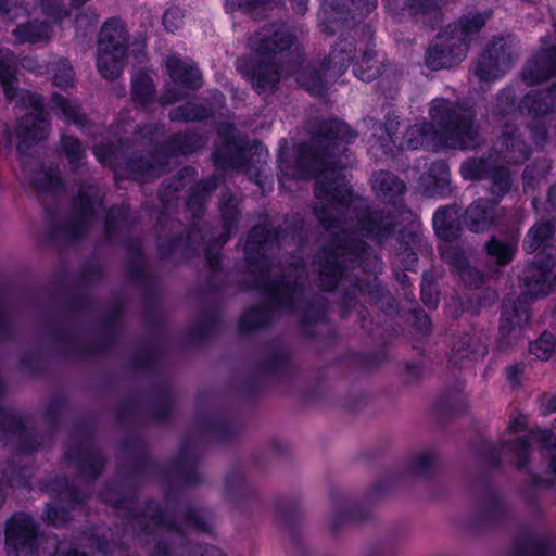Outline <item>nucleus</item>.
I'll return each instance as SVG.
<instances>
[{
    "mask_svg": "<svg viewBox=\"0 0 556 556\" xmlns=\"http://www.w3.org/2000/svg\"><path fill=\"white\" fill-rule=\"evenodd\" d=\"M294 43V36L283 23L265 25L249 40L254 53L252 59L241 58L237 68L251 80L260 94L276 89L280 79L291 75L309 93L320 96L326 90L327 76H339L362 51V63L355 68V75L364 81H370L379 74V67L369 65L374 52L368 42H339L332 49L327 62L318 64L305 63L302 52L296 47L288 51Z\"/></svg>",
    "mask_w": 556,
    "mask_h": 556,
    "instance_id": "obj_1",
    "label": "nucleus"
},
{
    "mask_svg": "<svg viewBox=\"0 0 556 556\" xmlns=\"http://www.w3.org/2000/svg\"><path fill=\"white\" fill-rule=\"evenodd\" d=\"M356 134L345 123L332 119L321 123L318 132L313 138L314 147H301L294 165L285 159L281 152L278 156L281 172L280 184L287 187L289 179H308L316 177L315 194L317 203L315 215L328 230L350 229L348 219H358V231H368L362 211L364 201L355 197L346 179V168L341 165L339 152L342 144L350 143Z\"/></svg>",
    "mask_w": 556,
    "mask_h": 556,
    "instance_id": "obj_2",
    "label": "nucleus"
},
{
    "mask_svg": "<svg viewBox=\"0 0 556 556\" xmlns=\"http://www.w3.org/2000/svg\"><path fill=\"white\" fill-rule=\"evenodd\" d=\"M429 114L431 123L410 126L396 147L408 150L429 147L434 132L450 149L469 151L483 144L484 139L473 109L446 99H434Z\"/></svg>",
    "mask_w": 556,
    "mask_h": 556,
    "instance_id": "obj_3",
    "label": "nucleus"
},
{
    "mask_svg": "<svg viewBox=\"0 0 556 556\" xmlns=\"http://www.w3.org/2000/svg\"><path fill=\"white\" fill-rule=\"evenodd\" d=\"M556 262L551 255L539 253L534 261L522 269L519 275L521 296L506 298L502 303V314L496 348L506 352L520 334L521 327L530 320L528 300H535L549 294L548 282Z\"/></svg>",
    "mask_w": 556,
    "mask_h": 556,
    "instance_id": "obj_4",
    "label": "nucleus"
},
{
    "mask_svg": "<svg viewBox=\"0 0 556 556\" xmlns=\"http://www.w3.org/2000/svg\"><path fill=\"white\" fill-rule=\"evenodd\" d=\"M407 186L392 173L384 172V242L395 236L407 254L404 265L414 269L416 249L422 247V230L418 216L406 205Z\"/></svg>",
    "mask_w": 556,
    "mask_h": 556,
    "instance_id": "obj_5",
    "label": "nucleus"
},
{
    "mask_svg": "<svg viewBox=\"0 0 556 556\" xmlns=\"http://www.w3.org/2000/svg\"><path fill=\"white\" fill-rule=\"evenodd\" d=\"M16 60L13 53L5 48H0V84L9 100L17 99V106L26 111L16 128V149L20 154L31 143L41 141L49 134V121L43 109L42 99L27 90L17 91L15 84Z\"/></svg>",
    "mask_w": 556,
    "mask_h": 556,
    "instance_id": "obj_6",
    "label": "nucleus"
},
{
    "mask_svg": "<svg viewBox=\"0 0 556 556\" xmlns=\"http://www.w3.org/2000/svg\"><path fill=\"white\" fill-rule=\"evenodd\" d=\"M128 36L125 23L117 17L109 18L98 36L97 66L105 79L118 77L125 66Z\"/></svg>",
    "mask_w": 556,
    "mask_h": 556,
    "instance_id": "obj_7",
    "label": "nucleus"
},
{
    "mask_svg": "<svg viewBox=\"0 0 556 556\" xmlns=\"http://www.w3.org/2000/svg\"><path fill=\"white\" fill-rule=\"evenodd\" d=\"M460 174L465 180H488L493 202H498L510 191L513 179L508 167L502 165L492 154L469 157L460 165Z\"/></svg>",
    "mask_w": 556,
    "mask_h": 556,
    "instance_id": "obj_8",
    "label": "nucleus"
},
{
    "mask_svg": "<svg viewBox=\"0 0 556 556\" xmlns=\"http://www.w3.org/2000/svg\"><path fill=\"white\" fill-rule=\"evenodd\" d=\"M377 7V0H321L318 25L332 35L343 27H354Z\"/></svg>",
    "mask_w": 556,
    "mask_h": 556,
    "instance_id": "obj_9",
    "label": "nucleus"
},
{
    "mask_svg": "<svg viewBox=\"0 0 556 556\" xmlns=\"http://www.w3.org/2000/svg\"><path fill=\"white\" fill-rule=\"evenodd\" d=\"M219 137L223 146L213 153L216 166L220 168L245 169L250 160L248 156L256 157L255 162L263 163L268 156V151L258 142L247 144L242 138L237 136L236 129L226 125L220 127Z\"/></svg>",
    "mask_w": 556,
    "mask_h": 556,
    "instance_id": "obj_10",
    "label": "nucleus"
},
{
    "mask_svg": "<svg viewBox=\"0 0 556 556\" xmlns=\"http://www.w3.org/2000/svg\"><path fill=\"white\" fill-rule=\"evenodd\" d=\"M165 66L170 77L165 93L160 103L166 105L181 99L188 90H195L202 85L201 74L195 64L189 59L172 54L166 59Z\"/></svg>",
    "mask_w": 556,
    "mask_h": 556,
    "instance_id": "obj_11",
    "label": "nucleus"
},
{
    "mask_svg": "<svg viewBox=\"0 0 556 556\" xmlns=\"http://www.w3.org/2000/svg\"><path fill=\"white\" fill-rule=\"evenodd\" d=\"M467 45L464 39L443 28L425 54V64L432 71L450 68L459 64L467 55Z\"/></svg>",
    "mask_w": 556,
    "mask_h": 556,
    "instance_id": "obj_12",
    "label": "nucleus"
},
{
    "mask_svg": "<svg viewBox=\"0 0 556 556\" xmlns=\"http://www.w3.org/2000/svg\"><path fill=\"white\" fill-rule=\"evenodd\" d=\"M5 544L9 556H39L37 528L26 514H14L7 522Z\"/></svg>",
    "mask_w": 556,
    "mask_h": 556,
    "instance_id": "obj_13",
    "label": "nucleus"
},
{
    "mask_svg": "<svg viewBox=\"0 0 556 556\" xmlns=\"http://www.w3.org/2000/svg\"><path fill=\"white\" fill-rule=\"evenodd\" d=\"M513 56L510 47L500 37L491 41L473 66V74L481 81L498 79L510 68Z\"/></svg>",
    "mask_w": 556,
    "mask_h": 556,
    "instance_id": "obj_14",
    "label": "nucleus"
},
{
    "mask_svg": "<svg viewBox=\"0 0 556 556\" xmlns=\"http://www.w3.org/2000/svg\"><path fill=\"white\" fill-rule=\"evenodd\" d=\"M530 448L531 444L526 437L506 441L501 445L484 443L482 459L490 468H498L502 463V453L504 450H507L515 466L518 469H525L530 460Z\"/></svg>",
    "mask_w": 556,
    "mask_h": 556,
    "instance_id": "obj_15",
    "label": "nucleus"
},
{
    "mask_svg": "<svg viewBox=\"0 0 556 556\" xmlns=\"http://www.w3.org/2000/svg\"><path fill=\"white\" fill-rule=\"evenodd\" d=\"M493 200L479 198L463 212L464 227L473 233H483L497 223L500 208Z\"/></svg>",
    "mask_w": 556,
    "mask_h": 556,
    "instance_id": "obj_16",
    "label": "nucleus"
},
{
    "mask_svg": "<svg viewBox=\"0 0 556 556\" xmlns=\"http://www.w3.org/2000/svg\"><path fill=\"white\" fill-rule=\"evenodd\" d=\"M433 230L445 242L458 240L464 230L462 208L457 204L439 206L432 216Z\"/></svg>",
    "mask_w": 556,
    "mask_h": 556,
    "instance_id": "obj_17",
    "label": "nucleus"
},
{
    "mask_svg": "<svg viewBox=\"0 0 556 556\" xmlns=\"http://www.w3.org/2000/svg\"><path fill=\"white\" fill-rule=\"evenodd\" d=\"M518 249V236L509 235L505 239L491 236L484 243L486 267L494 274H501L503 268L515 258Z\"/></svg>",
    "mask_w": 556,
    "mask_h": 556,
    "instance_id": "obj_18",
    "label": "nucleus"
},
{
    "mask_svg": "<svg viewBox=\"0 0 556 556\" xmlns=\"http://www.w3.org/2000/svg\"><path fill=\"white\" fill-rule=\"evenodd\" d=\"M507 516V507L502 496L491 488H486L479 498L475 516L472 518L473 527L495 526Z\"/></svg>",
    "mask_w": 556,
    "mask_h": 556,
    "instance_id": "obj_19",
    "label": "nucleus"
},
{
    "mask_svg": "<svg viewBox=\"0 0 556 556\" xmlns=\"http://www.w3.org/2000/svg\"><path fill=\"white\" fill-rule=\"evenodd\" d=\"M508 556H556V545L548 535L526 530L516 538Z\"/></svg>",
    "mask_w": 556,
    "mask_h": 556,
    "instance_id": "obj_20",
    "label": "nucleus"
},
{
    "mask_svg": "<svg viewBox=\"0 0 556 556\" xmlns=\"http://www.w3.org/2000/svg\"><path fill=\"white\" fill-rule=\"evenodd\" d=\"M556 74V46L541 50L522 70V80L528 86L539 85Z\"/></svg>",
    "mask_w": 556,
    "mask_h": 556,
    "instance_id": "obj_21",
    "label": "nucleus"
},
{
    "mask_svg": "<svg viewBox=\"0 0 556 556\" xmlns=\"http://www.w3.org/2000/svg\"><path fill=\"white\" fill-rule=\"evenodd\" d=\"M520 111L526 110L534 119L556 112V81L546 89L532 90L525 94L519 103Z\"/></svg>",
    "mask_w": 556,
    "mask_h": 556,
    "instance_id": "obj_22",
    "label": "nucleus"
},
{
    "mask_svg": "<svg viewBox=\"0 0 556 556\" xmlns=\"http://www.w3.org/2000/svg\"><path fill=\"white\" fill-rule=\"evenodd\" d=\"M485 354L486 348L479 338L470 333H463L454 338L447 361L452 367H463L475 356H484Z\"/></svg>",
    "mask_w": 556,
    "mask_h": 556,
    "instance_id": "obj_23",
    "label": "nucleus"
},
{
    "mask_svg": "<svg viewBox=\"0 0 556 556\" xmlns=\"http://www.w3.org/2000/svg\"><path fill=\"white\" fill-rule=\"evenodd\" d=\"M501 146L505 149V159L511 164L525 163L531 155V148L522 139L516 125L506 124L504 126Z\"/></svg>",
    "mask_w": 556,
    "mask_h": 556,
    "instance_id": "obj_24",
    "label": "nucleus"
},
{
    "mask_svg": "<svg viewBox=\"0 0 556 556\" xmlns=\"http://www.w3.org/2000/svg\"><path fill=\"white\" fill-rule=\"evenodd\" d=\"M345 256V248L334 252H325V261L320 263L319 275L321 287L326 291L334 289L343 277V273L348 268L346 265L342 264Z\"/></svg>",
    "mask_w": 556,
    "mask_h": 556,
    "instance_id": "obj_25",
    "label": "nucleus"
},
{
    "mask_svg": "<svg viewBox=\"0 0 556 556\" xmlns=\"http://www.w3.org/2000/svg\"><path fill=\"white\" fill-rule=\"evenodd\" d=\"M405 5L415 20L434 30L443 20L440 0H406Z\"/></svg>",
    "mask_w": 556,
    "mask_h": 556,
    "instance_id": "obj_26",
    "label": "nucleus"
},
{
    "mask_svg": "<svg viewBox=\"0 0 556 556\" xmlns=\"http://www.w3.org/2000/svg\"><path fill=\"white\" fill-rule=\"evenodd\" d=\"M40 8L42 13L51 18L54 23H62L71 15L68 8H65L63 0H40ZM28 13V10H23L17 7H9L7 1L0 0V17L8 20H16L20 12Z\"/></svg>",
    "mask_w": 556,
    "mask_h": 556,
    "instance_id": "obj_27",
    "label": "nucleus"
},
{
    "mask_svg": "<svg viewBox=\"0 0 556 556\" xmlns=\"http://www.w3.org/2000/svg\"><path fill=\"white\" fill-rule=\"evenodd\" d=\"M555 222L541 220L535 223L526 233L522 248L527 253H534L538 250L551 245L555 233Z\"/></svg>",
    "mask_w": 556,
    "mask_h": 556,
    "instance_id": "obj_28",
    "label": "nucleus"
},
{
    "mask_svg": "<svg viewBox=\"0 0 556 556\" xmlns=\"http://www.w3.org/2000/svg\"><path fill=\"white\" fill-rule=\"evenodd\" d=\"M489 16L486 13H469L463 15L457 23L450 24L445 28L451 29L453 35L463 38L468 51L472 36L485 26Z\"/></svg>",
    "mask_w": 556,
    "mask_h": 556,
    "instance_id": "obj_29",
    "label": "nucleus"
},
{
    "mask_svg": "<svg viewBox=\"0 0 556 556\" xmlns=\"http://www.w3.org/2000/svg\"><path fill=\"white\" fill-rule=\"evenodd\" d=\"M465 407L463 383L456 382L451 388L444 389L434 403V410L441 416H448Z\"/></svg>",
    "mask_w": 556,
    "mask_h": 556,
    "instance_id": "obj_30",
    "label": "nucleus"
},
{
    "mask_svg": "<svg viewBox=\"0 0 556 556\" xmlns=\"http://www.w3.org/2000/svg\"><path fill=\"white\" fill-rule=\"evenodd\" d=\"M12 35L20 42L37 43L49 40L52 36V28L45 22L33 21L18 25Z\"/></svg>",
    "mask_w": 556,
    "mask_h": 556,
    "instance_id": "obj_31",
    "label": "nucleus"
},
{
    "mask_svg": "<svg viewBox=\"0 0 556 556\" xmlns=\"http://www.w3.org/2000/svg\"><path fill=\"white\" fill-rule=\"evenodd\" d=\"M439 468V457L431 450H424L410 458L408 470L412 475L425 479L432 478Z\"/></svg>",
    "mask_w": 556,
    "mask_h": 556,
    "instance_id": "obj_32",
    "label": "nucleus"
},
{
    "mask_svg": "<svg viewBox=\"0 0 556 556\" xmlns=\"http://www.w3.org/2000/svg\"><path fill=\"white\" fill-rule=\"evenodd\" d=\"M429 170L433 179L430 194L441 199L448 198L452 194V187L451 172L447 163L443 160L435 161Z\"/></svg>",
    "mask_w": 556,
    "mask_h": 556,
    "instance_id": "obj_33",
    "label": "nucleus"
},
{
    "mask_svg": "<svg viewBox=\"0 0 556 556\" xmlns=\"http://www.w3.org/2000/svg\"><path fill=\"white\" fill-rule=\"evenodd\" d=\"M51 109L64 122L77 126L84 125V115L81 114L80 108L76 102L70 101L64 97L55 93L51 100Z\"/></svg>",
    "mask_w": 556,
    "mask_h": 556,
    "instance_id": "obj_34",
    "label": "nucleus"
},
{
    "mask_svg": "<svg viewBox=\"0 0 556 556\" xmlns=\"http://www.w3.org/2000/svg\"><path fill=\"white\" fill-rule=\"evenodd\" d=\"M518 110L520 108L519 104H516V90L508 85L496 93L491 114L497 118H505L515 114Z\"/></svg>",
    "mask_w": 556,
    "mask_h": 556,
    "instance_id": "obj_35",
    "label": "nucleus"
},
{
    "mask_svg": "<svg viewBox=\"0 0 556 556\" xmlns=\"http://www.w3.org/2000/svg\"><path fill=\"white\" fill-rule=\"evenodd\" d=\"M154 87L151 77L143 72H138L132 78V98L134 101L142 106H147L153 99Z\"/></svg>",
    "mask_w": 556,
    "mask_h": 556,
    "instance_id": "obj_36",
    "label": "nucleus"
},
{
    "mask_svg": "<svg viewBox=\"0 0 556 556\" xmlns=\"http://www.w3.org/2000/svg\"><path fill=\"white\" fill-rule=\"evenodd\" d=\"M256 288L261 289L276 304H280L285 298L295 293V290H291L283 280L271 281L263 275L260 277Z\"/></svg>",
    "mask_w": 556,
    "mask_h": 556,
    "instance_id": "obj_37",
    "label": "nucleus"
},
{
    "mask_svg": "<svg viewBox=\"0 0 556 556\" xmlns=\"http://www.w3.org/2000/svg\"><path fill=\"white\" fill-rule=\"evenodd\" d=\"M420 300L428 309H437L440 303V291L432 271H424L420 282Z\"/></svg>",
    "mask_w": 556,
    "mask_h": 556,
    "instance_id": "obj_38",
    "label": "nucleus"
},
{
    "mask_svg": "<svg viewBox=\"0 0 556 556\" xmlns=\"http://www.w3.org/2000/svg\"><path fill=\"white\" fill-rule=\"evenodd\" d=\"M391 238H395V236H392ZM394 240L397 245L395 247L394 251L391 252V264H392L393 276H394L395 280L400 285H402L403 289H406L407 287H409L410 283H409V277L407 276V274L405 271L406 270L416 271L418 262L416 263V266L414 269L406 268L404 265V258H406L407 254L404 252V248L401 245V243L396 239H394Z\"/></svg>",
    "mask_w": 556,
    "mask_h": 556,
    "instance_id": "obj_39",
    "label": "nucleus"
},
{
    "mask_svg": "<svg viewBox=\"0 0 556 556\" xmlns=\"http://www.w3.org/2000/svg\"><path fill=\"white\" fill-rule=\"evenodd\" d=\"M102 205V199L94 195L92 190L79 193V218L84 225H89Z\"/></svg>",
    "mask_w": 556,
    "mask_h": 556,
    "instance_id": "obj_40",
    "label": "nucleus"
},
{
    "mask_svg": "<svg viewBox=\"0 0 556 556\" xmlns=\"http://www.w3.org/2000/svg\"><path fill=\"white\" fill-rule=\"evenodd\" d=\"M280 3V0H226L228 11L242 10L245 13L257 16L258 11H266Z\"/></svg>",
    "mask_w": 556,
    "mask_h": 556,
    "instance_id": "obj_41",
    "label": "nucleus"
},
{
    "mask_svg": "<svg viewBox=\"0 0 556 556\" xmlns=\"http://www.w3.org/2000/svg\"><path fill=\"white\" fill-rule=\"evenodd\" d=\"M203 144V138L197 134H179L172 139L169 150L175 154H190Z\"/></svg>",
    "mask_w": 556,
    "mask_h": 556,
    "instance_id": "obj_42",
    "label": "nucleus"
},
{
    "mask_svg": "<svg viewBox=\"0 0 556 556\" xmlns=\"http://www.w3.org/2000/svg\"><path fill=\"white\" fill-rule=\"evenodd\" d=\"M50 72L52 73L53 85L56 87L67 89L68 87L74 86L75 75L73 67L70 65L67 60L60 59L56 62H53L51 64Z\"/></svg>",
    "mask_w": 556,
    "mask_h": 556,
    "instance_id": "obj_43",
    "label": "nucleus"
},
{
    "mask_svg": "<svg viewBox=\"0 0 556 556\" xmlns=\"http://www.w3.org/2000/svg\"><path fill=\"white\" fill-rule=\"evenodd\" d=\"M556 350V340L552 333L543 332L539 339L529 343V351L539 359H548Z\"/></svg>",
    "mask_w": 556,
    "mask_h": 556,
    "instance_id": "obj_44",
    "label": "nucleus"
},
{
    "mask_svg": "<svg viewBox=\"0 0 556 556\" xmlns=\"http://www.w3.org/2000/svg\"><path fill=\"white\" fill-rule=\"evenodd\" d=\"M31 182L41 191L54 192L61 187L62 180L58 168H49L36 176Z\"/></svg>",
    "mask_w": 556,
    "mask_h": 556,
    "instance_id": "obj_45",
    "label": "nucleus"
},
{
    "mask_svg": "<svg viewBox=\"0 0 556 556\" xmlns=\"http://www.w3.org/2000/svg\"><path fill=\"white\" fill-rule=\"evenodd\" d=\"M270 237L269 230L264 226H255L249 232L244 247L245 253L250 254L254 250L257 252L265 251Z\"/></svg>",
    "mask_w": 556,
    "mask_h": 556,
    "instance_id": "obj_46",
    "label": "nucleus"
},
{
    "mask_svg": "<svg viewBox=\"0 0 556 556\" xmlns=\"http://www.w3.org/2000/svg\"><path fill=\"white\" fill-rule=\"evenodd\" d=\"M210 115L208 110L202 106H198L192 103H187L186 105L176 108L170 113V119L173 121H199L206 118Z\"/></svg>",
    "mask_w": 556,
    "mask_h": 556,
    "instance_id": "obj_47",
    "label": "nucleus"
},
{
    "mask_svg": "<svg viewBox=\"0 0 556 556\" xmlns=\"http://www.w3.org/2000/svg\"><path fill=\"white\" fill-rule=\"evenodd\" d=\"M441 255L456 275L470 264L465 251L459 247H446L441 250Z\"/></svg>",
    "mask_w": 556,
    "mask_h": 556,
    "instance_id": "obj_48",
    "label": "nucleus"
},
{
    "mask_svg": "<svg viewBox=\"0 0 556 556\" xmlns=\"http://www.w3.org/2000/svg\"><path fill=\"white\" fill-rule=\"evenodd\" d=\"M216 187H217L216 178H211L207 180L200 181L197 185L194 192L189 197V200L187 203L188 207L190 210H193L194 206H199V211H202L204 198Z\"/></svg>",
    "mask_w": 556,
    "mask_h": 556,
    "instance_id": "obj_49",
    "label": "nucleus"
},
{
    "mask_svg": "<svg viewBox=\"0 0 556 556\" xmlns=\"http://www.w3.org/2000/svg\"><path fill=\"white\" fill-rule=\"evenodd\" d=\"M408 320L412 327L420 336H428L432 330L430 316L421 308H412L408 311Z\"/></svg>",
    "mask_w": 556,
    "mask_h": 556,
    "instance_id": "obj_50",
    "label": "nucleus"
},
{
    "mask_svg": "<svg viewBox=\"0 0 556 556\" xmlns=\"http://www.w3.org/2000/svg\"><path fill=\"white\" fill-rule=\"evenodd\" d=\"M457 276L468 289H479L484 283V274L470 264L460 270Z\"/></svg>",
    "mask_w": 556,
    "mask_h": 556,
    "instance_id": "obj_51",
    "label": "nucleus"
},
{
    "mask_svg": "<svg viewBox=\"0 0 556 556\" xmlns=\"http://www.w3.org/2000/svg\"><path fill=\"white\" fill-rule=\"evenodd\" d=\"M185 12L177 5H170L163 14L164 28L169 33H175L184 25Z\"/></svg>",
    "mask_w": 556,
    "mask_h": 556,
    "instance_id": "obj_52",
    "label": "nucleus"
},
{
    "mask_svg": "<svg viewBox=\"0 0 556 556\" xmlns=\"http://www.w3.org/2000/svg\"><path fill=\"white\" fill-rule=\"evenodd\" d=\"M61 148L73 165L78 164L83 160L84 149L77 139L64 136L61 141Z\"/></svg>",
    "mask_w": 556,
    "mask_h": 556,
    "instance_id": "obj_53",
    "label": "nucleus"
},
{
    "mask_svg": "<svg viewBox=\"0 0 556 556\" xmlns=\"http://www.w3.org/2000/svg\"><path fill=\"white\" fill-rule=\"evenodd\" d=\"M265 325V317L263 311L260 308H252L244 313L240 320L242 329H254Z\"/></svg>",
    "mask_w": 556,
    "mask_h": 556,
    "instance_id": "obj_54",
    "label": "nucleus"
},
{
    "mask_svg": "<svg viewBox=\"0 0 556 556\" xmlns=\"http://www.w3.org/2000/svg\"><path fill=\"white\" fill-rule=\"evenodd\" d=\"M526 365L522 362L511 364L505 368L506 380L513 388H519L525 376Z\"/></svg>",
    "mask_w": 556,
    "mask_h": 556,
    "instance_id": "obj_55",
    "label": "nucleus"
},
{
    "mask_svg": "<svg viewBox=\"0 0 556 556\" xmlns=\"http://www.w3.org/2000/svg\"><path fill=\"white\" fill-rule=\"evenodd\" d=\"M535 439L539 441L540 448L542 451H556V437L552 431H542L541 433L535 434Z\"/></svg>",
    "mask_w": 556,
    "mask_h": 556,
    "instance_id": "obj_56",
    "label": "nucleus"
},
{
    "mask_svg": "<svg viewBox=\"0 0 556 556\" xmlns=\"http://www.w3.org/2000/svg\"><path fill=\"white\" fill-rule=\"evenodd\" d=\"M93 153L101 164L108 165L116 170L114 165V151L111 148L99 146L94 148Z\"/></svg>",
    "mask_w": 556,
    "mask_h": 556,
    "instance_id": "obj_57",
    "label": "nucleus"
},
{
    "mask_svg": "<svg viewBox=\"0 0 556 556\" xmlns=\"http://www.w3.org/2000/svg\"><path fill=\"white\" fill-rule=\"evenodd\" d=\"M400 126L399 116H394L390 113L384 117V132L389 136L390 141L393 146H397V138H394L395 131Z\"/></svg>",
    "mask_w": 556,
    "mask_h": 556,
    "instance_id": "obj_58",
    "label": "nucleus"
},
{
    "mask_svg": "<svg viewBox=\"0 0 556 556\" xmlns=\"http://www.w3.org/2000/svg\"><path fill=\"white\" fill-rule=\"evenodd\" d=\"M531 137L536 146L543 147L548 137V130L545 125L534 124L529 127Z\"/></svg>",
    "mask_w": 556,
    "mask_h": 556,
    "instance_id": "obj_59",
    "label": "nucleus"
},
{
    "mask_svg": "<svg viewBox=\"0 0 556 556\" xmlns=\"http://www.w3.org/2000/svg\"><path fill=\"white\" fill-rule=\"evenodd\" d=\"M422 372V366L414 362H407L405 365V381L407 383H415L421 378Z\"/></svg>",
    "mask_w": 556,
    "mask_h": 556,
    "instance_id": "obj_60",
    "label": "nucleus"
},
{
    "mask_svg": "<svg viewBox=\"0 0 556 556\" xmlns=\"http://www.w3.org/2000/svg\"><path fill=\"white\" fill-rule=\"evenodd\" d=\"M46 517L50 522L59 526L65 522L66 511L54 505H48L46 510Z\"/></svg>",
    "mask_w": 556,
    "mask_h": 556,
    "instance_id": "obj_61",
    "label": "nucleus"
},
{
    "mask_svg": "<svg viewBox=\"0 0 556 556\" xmlns=\"http://www.w3.org/2000/svg\"><path fill=\"white\" fill-rule=\"evenodd\" d=\"M99 18V14L96 10L88 9L84 13L79 14L76 20L75 24L77 28H83L88 25H93Z\"/></svg>",
    "mask_w": 556,
    "mask_h": 556,
    "instance_id": "obj_62",
    "label": "nucleus"
},
{
    "mask_svg": "<svg viewBox=\"0 0 556 556\" xmlns=\"http://www.w3.org/2000/svg\"><path fill=\"white\" fill-rule=\"evenodd\" d=\"M138 169L140 172L139 176L143 179H150L152 177H156L166 170L165 166L163 164H159V163L149 164L143 167L140 166Z\"/></svg>",
    "mask_w": 556,
    "mask_h": 556,
    "instance_id": "obj_63",
    "label": "nucleus"
},
{
    "mask_svg": "<svg viewBox=\"0 0 556 556\" xmlns=\"http://www.w3.org/2000/svg\"><path fill=\"white\" fill-rule=\"evenodd\" d=\"M470 299H467L466 301L462 298L453 299L452 303L448 305L450 314L454 318H458L466 311Z\"/></svg>",
    "mask_w": 556,
    "mask_h": 556,
    "instance_id": "obj_64",
    "label": "nucleus"
}]
</instances>
